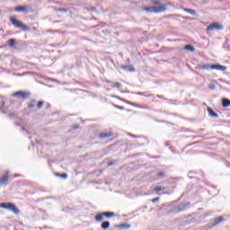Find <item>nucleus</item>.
Masks as SVG:
<instances>
[{
  "instance_id": "1",
  "label": "nucleus",
  "mask_w": 230,
  "mask_h": 230,
  "mask_svg": "<svg viewBox=\"0 0 230 230\" xmlns=\"http://www.w3.org/2000/svg\"><path fill=\"white\" fill-rule=\"evenodd\" d=\"M146 12H149V13H163V12H166L168 7L166 5H152L148 7H145Z\"/></svg>"
},
{
  "instance_id": "2",
  "label": "nucleus",
  "mask_w": 230,
  "mask_h": 230,
  "mask_svg": "<svg viewBox=\"0 0 230 230\" xmlns=\"http://www.w3.org/2000/svg\"><path fill=\"white\" fill-rule=\"evenodd\" d=\"M10 22L14 28H19L23 31L30 30V28L26 24L22 23L21 21L17 20L15 17H11Z\"/></svg>"
},
{
  "instance_id": "3",
  "label": "nucleus",
  "mask_w": 230,
  "mask_h": 230,
  "mask_svg": "<svg viewBox=\"0 0 230 230\" xmlns=\"http://www.w3.org/2000/svg\"><path fill=\"white\" fill-rule=\"evenodd\" d=\"M13 98H18V100H28L30 98V93L24 91H18L13 93Z\"/></svg>"
},
{
  "instance_id": "4",
  "label": "nucleus",
  "mask_w": 230,
  "mask_h": 230,
  "mask_svg": "<svg viewBox=\"0 0 230 230\" xmlns=\"http://www.w3.org/2000/svg\"><path fill=\"white\" fill-rule=\"evenodd\" d=\"M0 208H3L4 209H8L9 211H13L14 215H18L19 213V209H17V208H15V205L12 203H1Z\"/></svg>"
},
{
  "instance_id": "5",
  "label": "nucleus",
  "mask_w": 230,
  "mask_h": 230,
  "mask_svg": "<svg viewBox=\"0 0 230 230\" xmlns=\"http://www.w3.org/2000/svg\"><path fill=\"white\" fill-rule=\"evenodd\" d=\"M213 30H224V25L218 23V22H212L207 27V31H211Z\"/></svg>"
},
{
  "instance_id": "6",
  "label": "nucleus",
  "mask_w": 230,
  "mask_h": 230,
  "mask_svg": "<svg viewBox=\"0 0 230 230\" xmlns=\"http://www.w3.org/2000/svg\"><path fill=\"white\" fill-rule=\"evenodd\" d=\"M211 69L216 71H227V66L220 64L211 65Z\"/></svg>"
},
{
  "instance_id": "7",
  "label": "nucleus",
  "mask_w": 230,
  "mask_h": 230,
  "mask_svg": "<svg viewBox=\"0 0 230 230\" xmlns=\"http://www.w3.org/2000/svg\"><path fill=\"white\" fill-rule=\"evenodd\" d=\"M9 172L8 171H6L4 173V175L2 176V178L0 179V184L1 185H4V186H6V184H7V182H8V175H9Z\"/></svg>"
},
{
  "instance_id": "8",
  "label": "nucleus",
  "mask_w": 230,
  "mask_h": 230,
  "mask_svg": "<svg viewBox=\"0 0 230 230\" xmlns=\"http://www.w3.org/2000/svg\"><path fill=\"white\" fill-rule=\"evenodd\" d=\"M190 206V203H182L181 205H180L178 208L173 209V213H180V211H184V209H186V208H188Z\"/></svg>"
},
{
  "instance_id": "9",
  "label": "nucleus",
  "mask_w": 230,
  "mask_h": 230,
  "mask_svg": "<svg viewBox=\"0 0 230 230\" xmlns=\"http://www.w3.org/2000/svg\"><path fill=\"white\" fill-rule=\"evenodd\" d=\"M14 12H20L22 13H28V5L17 6L14 8Z\"/></svg>"
},
{
  "instance_id": "10",
  "label": "nucleus",
  "mask_w": 230,
  "mask_h": 230,
  "mask_svg": "<svg viewBox=\"0 0 230 230\" xmlns=\"http://www.w3.org/2000/svg\"><path fill=\"white\" fill-rule=\"evenodd\" d=\"M119 100H121L122 102H125V103H128V105H132L133 107H137V109H145V106H141L139 104H136L130 101H127L121 98H119Z\"/></svg>"
},
{
  "instance_id": "11",
  "label": "nucleus",
  "mask_w": 230,
  "mask_h": 230,
  "mask_svg": "<svg viewBox=\"0 0 230 230\" xmlns=\"http://www.w3.org/2000/svg\"><path fill=\"white\" fill-rule=\"evenodd\" d=\"M207 111L210 118H218V113L215 112L211 107H208Z\"/></svg>"
},
{
  "instance_id": "12",
  "label": "nucleus",
  "mask_w": 230,
  "mask_h": 230,
  "mask_svg": "<svg viewBox=\"0 0 230 230\" xmlns=\"http://www.w3.org/2000/svg\"><path fill=\"white\" fill-rule=\"evenodd\" d=\"M197 69H201L202 71H209V69H211V65H198Z\"/></svg>"
},
{
  "instance_id": "13",
  "label": "nucleus",
  "mask_w": 230,
  "mask_h": 230,
  "mask_svg": "<svg viewBox=\"0 0 230 230\" xmlns=\"http://www.w3.org/2000/svg\"><path fill=\"white\" fill-rule=\"evenodd\" d=\"M112 136V133L111 132H102L99 134V139H106L107 137H111Z\"/></svg>"
},
{
  "instance_id": "14",
  "label": "nucleus",
  "mask_w": 230,
  "mask_h": 230,
  "mask_svg": "<svg viewBox=\"0 0 230 230\" xmlns=\"http://www.w3.org/2000/svg\"><path fill=\"white\" fill-rule=\"evenodd\" d=\"M222 107H224V109H227V107H230V100L227 98H223L222 99Z\"/></svg>"
},
{
  "instance_id": "15",
  "label": "nucleus",
  "mask_w": 230,
  "mask_h": 230,
  "mask_svg": "<svg viewBox=\"0 0 230 230\" xmlns=\"http://www.w3.org/2000/svg\"><path fill=\"white\" fill-rule=\"evenodd\" d=\"M183 12H186L187 13H190V15H193L194 17H197V11L190 8H184Z\"/></svg>"
},
{
  "instance_id": "16",
  "label": "nucleus",
  "mask_w": 230,
  "mask_h": 230,
  "mask_svg": "<svg viewBox=\"0 0 230 230\" xmlns=\"http://www.w3.org/2000/svg\"><path fill=\"white\" fill-rule=\"evenodd\" d=\"M124 71H128L129 73H134L136 71V68H134L132 66H121Z\"/></svg>"
},
{
  "instance_id": "17",
  "label": "nucleus",
  "mask_w": 230,
  "mask_h": 230,
  "mask_svg": "<svg viewBox=\"0 0 230 230\" xmlns=\"http://www.w3.org/2000/svg\"><path fill=\"white\" fill-rule=\"evenodd\" d=\"M184 49H186V51H190L191 53H193V51H195V47H193V45L191 44H187L185 45Z\"/></svg>"
},
{
  "instance_id": "18",
  "label": "nucleus",
  "mask_w": 230,
  "mask_h": 230,
  "mask_svg": "<svg viewBox=\"0 0 230 230\" xmlns=\"http://www.w3.org/2000/svg\"><path fill=\"white\" fill-rule=\"evenodd\" d=\"M103 217H105V214H104V213L98 214V215L95 217L96 222H102V221L103 220Z\"/></svg>"
},
{
  "instance_id": "19",
  "label": "nucleus",
  "mask_w": 230,
  "mask_h": 230,
  "mask_svg": "<svg viewBox=\"0 0 230 230\" xmlns=\"http://www.w3.org/2000/svg\"><path fill=\"white\" fill-rule=\"evenodd\" d=\"M111 227V223L109 221H105L102 224V229H109Z\"/></svg>"
},
{
  "instance_id": "20",
  "label": "nucleus",
  "mask_w": 230,
  "mask_h": 230,
  "mask_svg": "<svg viewBox=\"0 0 230 230\" xmlns=\"http://www.w3.org/2000/svg\"><path fill=\"white\" fill-rule=\"evenodd\" d=\"M7 44H8V46H10V48H13V47L15 46V40L10 39V40L7 41Z\"/></svg>"
},
{
  "instance_id": "21",
  "label": "nucleus",
  "mask_w": 230,
  "mask_h": 230,
  "mask_svg": "<svg viewBox=\"0 0 230 230\" xmlns=\"http://www.w3.org/2000/svg\"><path fill=\"white\" fill-rule=\"evenodd\" d=\"M104 217H106L107 218H111L112 217H116V214H114L113 212H104Z\"/></svg>"
},
{
  "instance_id": "22",
  "label": "nucleus",
  "mask_w": 230,
  "mask_h": 230,
  "mask_svg": "<svg viewBox=\"0 0 230 230\" xmlns=\"http://www.w3.org/2000/svg\"><path fill=\"white\" fill-rule=\"evenodd\" d=\"M152 4H155V6H163V5L161 4V2L158 1V0H153V1H152Z\"/></svg>"
},
{
  "instance_id": "23",
  "label": "nucleus",
  "mask_w": 230,
  "mask_h": 230,
  "mask_svg": "<svg viewBox=\"0 0 230 230\" xmlns=\"http://www.w3.org/2000/svg\"><path fill=\"white\" fill-rule=\"evenodd\" d=\"M86 10H87L88 12H98V11L96 10V7H94V6H88V7H86Z\"/></svg>"
},
{
  "instance_id": "24",
  "label": "nucleus",
  "mask_w": 230,
  "mask_h": 230,
  "mask_svg": "<svg viewBox=\"0 0 230 230\" xmlns=\"http://www.w3.org/2000/svg\"><path fill=\"white\" fill-rule=\"evenodd\" d=\"M155 191H164V187L156 186V187H155Z\"/></svg>"
},
{
  "instance_id": "25",
  "label": "nucleus",
  "mask_w": 230,
  "mask_h": 230,
  "mask_svg": "<svg viewBox=\"0 0 230 230\" xmlns=\"http://www.w3.org/2000/svg\"><path fill=\"white\" fill-rule=\"evenodd\" d=\"M119 227H122V229H130V225L122 224V225L119 226Z\"/></svg>"
},
{
  "instance_id": "26",
  "label": "nucleus",
  "mask_w": 230,
  "mask_h": 230,
  "mask_svg": "<svg viewBox=\"0 0 230 230\" xmlns=\"http://www.w3.org/2000/svg\"><path fill=\"white\" fill-rule=\"evenodd\" d=\"M157 176L158 177H165L166 176V172L164 171L158 172H157Z\"/></svg>"
},
{
  "instance_id": "27",
  "label": "nucleus",
  "mask_w": 230,
  "mask_h": 230,
  "mask_svg": "<svg viewBox=\"0 0 230 230\" xmlns=\"http://www.w3.org/2000/svg\"><path fill=\"white\" fill-rule=\"evenodd\" d=\"M4 107V99L3 97H0V109H3Z\"/></svg>"
},
{
  "instance_id": "28",
  "label": "nucleus",
  "mask_w": 230,
  "mask_h": 230,
  "mask_svg": "<svg viewBox=\"0 0 230 230\" xmlns=\"http://www.w3.org/2000/svg\"><path fill=\"white\" fill-rule=\"evenodd\" d=\"M222 220H224V217H219L215 219V224H220V222H222Z\"/></svg>"
},
{
  "instance_id": "29",
  "label": "nucleus",
  "mask_w": 230,
  "mask_h": 230,
  "mask_svg": "<svg viewBox=\"0 0 230 230\" xmlns=\"http://www.w3.org/2000/svg\"><path fill=\"white\" fill-rule=\"evenodd\" d=\"M44 105V102L43 101H40L37 104V109H42V106Z\"/></svg>"
},
{
  "instance_id": "30",
  "label": "nucleus",
  "mask_w": 230,
  "mask_h": 230,
  "mask_svg": "<svg viewBox=\"0 0 230 230\" xmlns=\"http://www.w3.org/2000/svg\"><path fill=\"white\" fill-rule=\"evenodd\" d=\"M113 87H116L117 89H121V83L116 82L113 85Z\"/></svg>"
},
{
  "instance_id": "31",
  "label": "nucleus",
  "mask_w": 230,
  "mask_h": 230,
  "mask_svg": "<svg viewBox=\"0 0 230 230\" xmlns=\"http://www.w3.org/2000/svg\"><path fill=\"white\" fill-rule=\"evenodd\" d=\"M116 163H118V161H111L107 163V166H114V164H116Z\"/></svg>"
},
{
  "instance_id": "32",
  "label": "nucleus",
  "mask_w": 230,
  "mask_h": 230,
  "mask_svg": "<svg viewBox=\"0 0 230 230\" xmlns=\"http://www.w3.org/2000/svg\"><path fill=\"white\" fill-rule=\"evenodd\" d=\"M56 12H63V13H66V12H67V9H66V8H56Z\"/></svg>"
},
{
  "instance_id": "33",
  "label": "nucleus",
  "mask_w": 230,
  "mask_h": 230,
  "mask_svg": "<svg viewBox=\"0 0 230 230\" xmlns=\"http://www.w3.org/2000/svg\"><path fill=\"white\" fill-rule=\"evenodd\" d=\"M58 175H59V177H61V179H67V173L64 172L62 174L58 173Z\"/></svg>"
},
{
  "instance_id": "34",
  "label": "nucleus",
  "mask_w": 230,
  "mask_h": 230,
  "mask_svg": "<svg viewBox=\"0 0 230 230\" xmlns=\"http://www.w3.org/2000/svg\"><path fill=\"white\" fill-rule=\"evenodd\" d=\"M48 199L57 200V198L46 197L41 199V200H48Z\"/></svg>"
},
{
  "instance_id": "35",
  "label": "nucleus",
  "mask_w": 230,
  "mask_h": 230,
  "mask_svg": "<svg viewBox=\"0 0 230 230\" xmlns=\"http://www.w3.org/2000/svg\"><path fill=\"white\" fill-rule=\"evenodd\" d=\"M33 107H35V101H31L30 102V108L31 109Z\"/></svg>"
},
{
  "instance_id": "36",
  "label": "nucleus",
  "mask_w": 230,
  "mask_h": 230,
  "mask_svg": "<svg viewBox=\"0 0 230 230\" xmlns=\"http://www.w3.org/2000/svg\"><path fill=\"white\" fill-rule=\"evenodd\" d=\"M116 109H119V111H125V107L115 105Z\"/></svg>"
},
{
  "instance_id": "37",
  "label": "nucleus",
  "mask_w": 230,
  "mask_h": 230,
  "mask_svg": "<svg viewBox=\"0 0 230 230\" xmlns=\"http://www.w3.org/2000/svg\"><path fill=\"white\" fill-rule=\"evenodd\" d=\"M208 89H211L212 91L215 90V84H210Z\"/></svg>"
},
{
  "instance_id": "38",
  "label": "nucleus",
  "mask_w": 230,
  "mask_h": 230,
  "mask_svg": "<svg viewBox=\"0 0 230 230\" xmlns=\"http://www.w3.org/2000/svg\"><path fill=\"white\" fill-rule=\"evenodd\" d=\"M160 198H155L153 199H151V202H158Z\"/></svg>"
},
{
  "instance_id": "39",
  "label": "nucleus",
  "mask_w": 230,
  "mask_h": 230,
  "mask_svg": "<svg viewBox=\"0 0 230 230\" xmlns=\"http://www.w3.org/2000/svg\"><path fill=\"white\" fill-rule=\"evenodd\" d=\"M73 128H74L75 130H77V128H80V126H79V125H74V126H73Z\"/></svg>"
},
{
  "instance_id": "40",
  "label": "nucleus",
  "mask_w": 230,
  "mask_h": 230,
  "mask_svg": "<svg viewBox=\"0 0 230 230\" xmlns=\"http://www.w3.org/2000/svg\"><path fill=\"white\" fill-rule=\"evenodd\" d=\"M129 136H130L131 137H139V136H136V135H133V134H130V133H129Z\"/></svg>"
},
{
  "instance_id": "41",
  "label": "nucleus",
  "mask_w": 230,
  "mask_h": 230,
  "mask_svg": "<svg viewBox=\"0 0 230 230\" xmlns=\"http://www.w3.org/2000/svg\"><path fill=\"white\" fill-rule=\"evenodd\" d=\"M137 94H138L139 96H143V93L141 92L137 93Z\"/></svg>"
},
{
  "instance_id": "42",
  "label": "nucleus",
  "mask_w": 230,
  "mask_h": 230,
  "mask_svg": "<svg viewBox=\"0 0 230 230\" xmlns=\"http://www.w3.org/2000/svg\"><path fill=\"white\" fill-rule=\"evenodd\" d=\"M157 98L163 99V98H164V95H157Z\"/></svg>"
},
{
  "instance_id": "43",
  "label": "nucleus",
  "mask_w": 230,
  "mask_h": 230,
  "mask_svg": "<svg viewBox=\"0 0 230 230\" xmlns=\"http://www.w3.org/2000/svg\"><path fill=\"white\" fill-rule=\"evenodd\" d=\"M226 168H230V164H229V163H226Z\"/></svg>"
},
{
  "instance_id": "44",
  "label": "nucleus",
  "mask_w": 230,
  "mask_h": 230,
  "mask_svg": "<svg viewBox=\"0 0 230 230\" xmlns=\"http://www.w3.org/2000/svg\"><path fill=\"white\" fill-rule=\"evenodd\" d=\"M143 109H148V106H144V108Z\"/></svg>"
},
{
  "instance_id": "45",
  "label": "nucleus",
  "mask_w": 230,
  "mask_h": 230,
  "mask_svg": "<svg viewBox=\"0 0 230 230\" xmlns=\"http://www.w3.org/2000/svg\"><path fill=\"white\" fill-rule=\"evenodd\" d=\"M14 177H19V174H14Z\"/></svg>"
},
{
  "instance_id": "46",
  "label": "nucleus",
  "mask_w": 230,
  "mask_h": 230,
  "mask_svg": "<svg viewBox=\"0 0 230 230\" xmlns=\"http://www.w3.org/2000/svg\"><path fill=\"white\" fill-rule=\"evenodd\" d=\"M25 132H26V134H29V131H28V130H26Z\"/></svg>"
}]
</instances>
